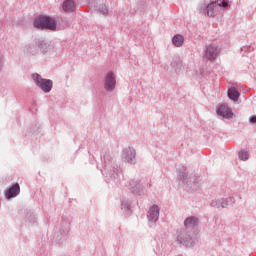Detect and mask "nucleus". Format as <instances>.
Here are the masks:
<instances>
[{
	"label": "nucleus",
	"instance_id": "f257e3e1",
	"mask_svg": "<svg viewBox=\"0 0 256 256\" xmlns=\"http://www.w3.org/2000/svg\"><path fill=\"white\" fill-rule=\"evenodd\" d=\"M100 159L102 161V175H104L107 183H119L121 181V177H123V171L118 165L113 153L106 149L105 151H101Z\"/></svg>",
	"mask_w": 256,
	"mask_h": 256
},
{
	"label": "nucleus",
	"instance_id": "f03ea898",
	"mask_svg": "<svg viewBox=\"0 0 256 256\" xmlns=\"http://www.w3.org/2000/svg\"><path fill=\"white\" fill-rule=\"evenodd\" d=\"M176 181L178 185L186 189H199L201 185L199 177H196V175H194L193 179L189 177V171L184 165L177 170Z\"/></svg>",
	"mask_w": 256,
	"mask_h": 256
},
{
	"label": "nucleus",
	"instance_id": "7ed1b4c3",
	"mask_svg": "<svg viewBox=\"0 0 256 256\" xmlns=\"http://www.w3.org/2000/svg\"><path fill=\"white\" fill-rule=\"evenodd\" d=\"M33 27H35V29H41L42 31H56L58 23L56 19L50 17V15H37L33 21Z\"/></svg>",
	"mask_w": 256,
	"mask_h": 256
},
{
	"label": "nucleus",
	"instance_id": "20e7f679",
	"mask_svg": "<svg viewBox=\"0 0 256 256\" xmlns=\"http://www.w3.org/2000/svg\"><path fill=\"white\" fill-rule=\"evenodd\" d=\"M229 7H231L229 0L210 1L204 6L203 14L207 17H215L216 9L220 8L222 11H225V9H229Z\"/></svg>",
	"mask_w": 256,
	"mask_h": 256
},
{
	"label": "nucleus",
	"instance_id": "39448f33",
	"mask_svg": "<svg viewBox=\"0 0 256 256\" xmlns=\"http://www.w3.org/2000/svg\"><path fill=\"white\" fill-rule=\"evenodd\" d=\"M32 79L36 86L44 93H50L52 91L54 85L52 79H44L39 73H33Z\"/></svg>",
	"mask_w": 256,
	"mask_h": 256
},
{
	"label": "nucleus",
	"instance_id": "423d86ee",
	"mask_svg": "<svg viewBox=\"0 0 256 256\" xmlns=\"http://www.w3.org/2000/svg\"><path fill=\"white\" fill-rule=\"evenodd\" d=\"M177 243L183 247H194L196 238L191 235L190 231H180L176 237Z\"/></svg>",
	"mask_w": 256,
	"mask_h": 256
},
{
	"label": "nucleus",
	"instance_id": "0eeeda50",
	"mask_svg": "<svg viewBox=\"0 0 256 256\" xmlns=\"http://www.w3.org/2000/svg\"><path fill=\"white\" fill-rule=\"evenodd\" d=\"M236 199L235 197H222L221 199H212L210 201L211 207H216L217 209L233 207Z\"/></svg>",
	"mask_w": 256,
	"mask_h": 256
},
{
	"label": "nucleus",
	"instance_id": "6e6552de",
	"mask_svg": "<svg viewBox=\"0 0 256 256\" xmlns=\"http://www.w3.org/2000/svg\"><path fill=\"white\" fill-rule=\"evenodd\" d=\"M136 149L134 147H125L122 150V159L126 163H130V165H136L137 159H136Z\"/></svg>",
	"mask_w": 256,
	"mask_h": 256
},
{
	"label": "nucleus",
	"instance_id": "1a4fd4ad",
	"mask_svg": "<svg viewBox=\"0 0 256 256\" xmlns=\"http://www.w3.org/2000/svg\"><path fill=\"white\" fill-rule=\"evenodd\" d=\"M216 113L218 117L223 119H232L234 113L227 103H220L216 106Z\"/></svg>",
	"mask_w": 256,
	"mask_h": 256
},
{
	"label": "nucleus",
	"instance_id": "9d476101",
	"mask_svg": "<svg viewBox=\"0 0 256 256\" xmlns=\"http://www.w3.org/2000/svg\"><path fill=\"white\" fill-rule=\"evenodd\" d=\"M21 193V185L18 182L11 183L4 189V196L6 199H14Z\"/></svg>",
	"mask_w": 256,
	"mask_h": 256
},
{
	"label": "nucleus",
	"instance_id": "9b49d317",
	"mask_svg": "<svg viewBox=\"0 0 256 256\" xmlns=\"http://www.w3.org/2000/svg\"><path fill=\"white\" fill-rule=\"evenodd\" d=\"M117 85V79L115 77V73L113 71H108L104 77V89L106 91H114Z\"/></svg>",
	"mask_w": 256,
	"mask_h": 256
},
{
	"label": "nucleus",
	"instance_id": "f8f14e48",
	"mask_svg": "<svg viewBox=\"0 0 256 256\" xmlns=\"http://www.w3.org/2000/svg\"><path fill=\"white\" fill-rule=\"evenodd\" d=\"M68 235V229L64 227H55L53 233V241L55 243L61 244L66 241Z\"/></svg>",
	"mask_w": 256,
	"mask_h": 256
},
{
	"label": "nucleus",
	"instance_id": "ddd939ff",
	"mask_svg": "<svg viewBox=\"0 0 256 256\" xmlns=\"http://www.w3.org/2000/svg\"><path fill=\"white\" fill-rule=\"evenodd\" d=\"M23 220L25 221L26 225H29V226L36 225V223L38 222V217H37L34 209H31L29 207L24 209Z\"/></svg>",
	"mask_w": 256,
	"mask_h": 256
},
{
	"label": "nucleus",
	"instance_id": "4468645a",
	"mask_svg": "<svg viewBox=\"0 0 256 256\" xmlns=\"http://www.w3.org/2000/svg\"><path fill=\"white\" fill-rule=\"evenodd\" d=\"M219 53V47H217L216 45H206V47L204 48V57L209 61H215Z\"/></svg>",
	"mask_w": 256,
	"mask_h": 256
},
{
	"label": "nucleus",
	"instance_id": "2eb2a0df",
	"mask_svg": "<svg viewBox=\"0 0 256 256\" xmlns=\"http://www.w3.org/2000/svg\"><path fill=\"white\" fill-rule=\"evenodd\" d=\"M40 129H41L40 123H38V121H34L28 127L26 131V137H30L31 139H38L40 135Z\"/></svg>",
	"mask_w": 256,
	"mask_h": 256
},
{
	"label": "nucleus",
	"instance_id": "dca6fc26",
	"mask_svg": "<svg viewBox=\"0 0 256 256\" xmlns=\"http://www.w3.org/2000/svg\"><path fill=\"white\" fill-rule=\"evenodd\" d=\"M128 190L134 195L137 193L142 195L144 192V185L142 181L133 179L128 183Z\"/></svg>",
	"mask_w": 256,
	"mask_h": 256
},
{
	"label": "nucleus",
	"instance_id": "f3484780",
	"mask_svg": "<svg viewBox=\"0 0 256 256\" xmlns=\"http://www.w3.org/2000/svg\"><path fill=\"white\" fill-rule=\"evenodd\" d=\"M24 53L28 55V57H35L39 54V39H36L34 43H28L24 46Z\"/></svg>",
	"mask_w": 256,
	"mask_h": 256
},
{
	"label": "nucleus",
	"instance_id": "a211bd4d",
	"mask_svg": "<svg viewBox=\"0 0 256 256\" xmlns=\"http://www.w3.org/2000/svg\"><path fill=\"white\" fill-rule=\"evenodd\" d=\"M160 217L159 205L153 204L148 210L147 219L149 223H156Z\"/></svg>",
	"mask_w": 256,
	"mask_h": 256
},
{
	"label": "nucleus",
	"instance_id": "6ab92c4d",
	"mask_svg": "<svg viewBox=\"0 0 256 256\" xmlns=\"http://www.w3.org/2000/svg\"><path fill=\"white\" fill-rule=\"evenodd\" d=\"M53 49V41H47L46 39H38V51L40 50L41 53L46 54L50 51H53Z\"/></svg>",
	"mask_w": 256,
	"mask_h": 256
},
{
	"label": "nucleus",
	"instance_id": "aec40b11",
	"mask_svg": "<svg viewBox=\"0 0 256 256\" xmlns=\"http://www.w3.org/2000/svg\"><path fill=\"white\" fill-rule=\"evenodd\" d=\"M121 210L124 215H131V213H133L132 199H130L129 197H123L121 199Z\"/></svg>",
	"mask_w": 256,
	"mask_h": 256
},
{
	"label": "nucleus",
	"instance_id": "412c9836",
	"mask_svg": "<svg viewBox=\"0 0 256 256\" xmlns=\"http://www.w3.org/2000/svg\"><path fill=\"white\" fill-rule=\"evenodd\" d=\"M197 225H199V217L196 215H189V217L184 219V226L186 229L196 227Z\"/></svg>",
	"mask_w": 256,
	"mask_h": 256
},
{
	"label": "nucleus",
	"instance_id": "4be33fe9",
	"mask_svg": "<svg viewBox=\"0 0 256 256\" xmlns=\"http://www.w3.org/2000/svg\"><path fill=\"white\" fill-rule=\"evenodd\" d=\"M76 9L77 7L75 1L66 0L62 3V10L65 13H73L74 11H76Z\"/></svg>",
	"mask_w": 256,
	"mask_h": 256
},
{
	"label": "nucleus",
	"instance_id": "5701e85b",
	"mask_svg": "<svg viewBox=\"0 0 256 256\" xmlns=\"http://www.w3.org/2000/svg\"><path fill=\"white\" fill-rule=\"evenodd\" d=\"M227 95H228L229 99H231V101L236 102V101H238L241 93H240L239 89H237L234 85H231L228 88Z\"/></svg>",
	"mask_w": 256,
	"mask_h": 256
},
{
	"label": "nucleus",
	"instance_id": "b1692460",
	"mask_svg": "<svg viewBox=\"0 0 256 256\" xmlns=\"http://www.w3.org/2000/svg\"><path fill=\"white\" fill-rule=\"evenodd\" d=\"M171 67L174 69L175 73H181L183 67V61L179 57H176L171 62Z\"/></svg>",
	"mask_w": 256,
	"mask_h": 256
},
{
	"label": "nucleus",
	"instance_id": "393cba45",
	"mask_svg": "<svg viewBox=\"0 0 256 256\" xmlns=\"http://www.w3.org/2000/svg\"><path fill=\"white\" fill-rule=\"evenodd\" d=\"M184 43H185L184 35L177 34L172 37V44L174 45V47H182Z\"/></svg>",
	"mask_w": 256,
	"mask_h": 256
},
{
	"label": "nucleus",
	"instance_id": "a878e982",
	"mask_svg": "<svg viewBox=\"0 0 256 256\" xmlns=\"http://www.w3.org/2000/svg\"><path fill=\"white\" fill-rule=\"evenodd\" d=\"M238 157L241 161H247L249 159V151L241 149L238 153Z\"/></svg>",
	"mask_w": 256,
	"mask_h": 256
},
{
	"label": "nucleus",
	"instance_id": "bb28decb",
	"mask_svg": "<svg viewBox=\"0 0 256 256\" xmlns=\"http://www.w3.org/2000/svg\"><path fill=\"white\" fill-rule=\"evenodd\" d=\"M97 11L102 15H108L109 13V9L106 5H99Z\"/></svg>",
	"mask_w": 256,
	"mask_h": 256
},
{
	"label": "nucleus",
	"instance_id": "cd10ccee",
	"mask_svg": "<svg viewBox=\"0 0 256 256\" xmlns=\"http://www.w3.org/2000/svg\"><path fill=\"white\" fill-rule=\"evenodd\" d=\"M37 253H38V255L46 256L48 251H47L46 247H44V245H42L40 247V249H38Z\"/></svg>",
	"mask_w": 256,
	"mask_h": 256
},
{
	"label": "nucleus",
	"instance_id": "c85d7f7f",
	"mask_svg": "<svg viewBox=\"0 0 256 256\" xmlns=\"http://www.w3.org/2000/svg\"><path fill=\"white\" fill-rule=\"evenodd\" d=\"M241 51H248V52H251V51H254V47H252V45H245L243 47H241Z\"/></svg>",
	"mask_w": 256,
	"mask_h": 256
},
{
	"label": "nucleus",
	"instance_id": "c756f323",
	"mask_svg": "<svg viewBox=\"0 0 256 256\" xmlns=\"http://www.w3.org/2000/svg\"><path fill=\"white\" fill-rule=\"evenodd\" d=\"M249 123H250L251 125H256V115H251V116L249 117Z\"/></svg>",
	"mask_w": 256,
	"mask_h": 256
},
{
	"label": "nucleus",
	"instance_id": "7c9ffc66",
	"mask_svg": "<svg viewBox=\"0 0 256 256\" xmlns=\"http://www.w3.org/2000/svg\"><path fill=\"white\" fill-rule=\"evenodd\" d=\"M70 221L69 219L66 220V225H69Z\"/></svg>",
	"mask_w": 256,
	"mask_h": 256
},
{
	"label": "nucleus",
	"instance_id": "2f4dec72",
	"mask_svg": "<svg viewBox=\"0 0 256 256\" xmlns=\"http://www.w3.org/2000/svg\"><path fill=\"white\" fill-rule=\"evenodd\" d=\"M0 208H1V201H0Z\"/></svg>",
	"mask_w": 256,
	"mask_h": 256
}]
</instances>
